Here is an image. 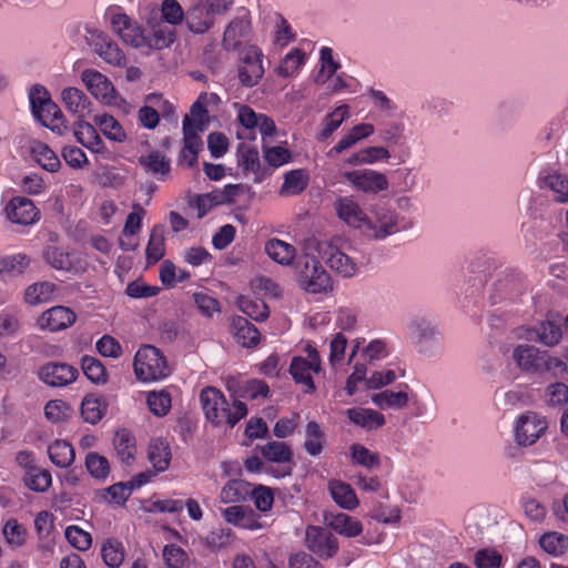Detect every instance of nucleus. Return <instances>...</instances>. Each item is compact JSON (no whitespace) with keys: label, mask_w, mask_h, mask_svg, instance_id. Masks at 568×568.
I'll return each instance as SVG.
<instances>
[{"label":"nucleus","mask_w":568,"mask_h":568,"mask_svg":"<svg viewBox=\"0 0 568 568\" xmlns=\"http://www.w3.org/2000/svg\"><path fill=\"white\" fill-rule=\"evenodd\" d=\"M99 41L95 51L105 62L118 67L125 63V57L115 43L102 36L99 37Z\"/></svg>","instance_id":"nucleus-56"},{"label":"nucleus","mask_w":568,"mask_h":568,"mask_svg":"<svg viewBox=\"0 0 568 568\" xmlns=\"http://www.w3.org/2000/svg\"><path fill=\"white\" fill-rule=\"evenodd\" d=\"M34 527L40 540V549L51 551L52 532H53V515L47 510L40 511L34 519Z\"/></svg>","instance_id":"nucleus-44"},{"label":"nucleus","mask_w":568,"mask_h":568,"mask_svg":"<svg viewBox=\"0 0 568 568\" xmlns=\"http://www.w3.org/2000/svg\"><path fill=\"white\" fill-rule=\"evenodd\" d=\"M351 457L354 464L365 468L373 469L379 466L378 454L369 450L361 444H353L349 448Z\"/></svg>","instance_id":"nucleus-63"},{"label":"nucleus","mask_w":568,"mask_h":568,"mask_svg":"<svg viewBox=\"0 0 568 568\" xmlns=\"http://www.w3.org/2000/svg\"><path fill=\"white\" fill-rule=\"evenodd\" d=\"M165 254V229L162 224L152 227L145 248L148 264H155Z\"/></svg>","instance_id":"nucleus-42"},{"label":"nucleus","mask_w":568,"mask_h":568,"mask_svg":"<svg viewBox=\"0 0 568 568\" xmlns=\"http://www.w3.org/2000/svg\"><path fill=\"white\" fill-rule=\"evenodd\" d=\"M263 52L257 47H248L239 69V78L245 87H254L263 78Z\"/></svg>","instance_id":"nucleus-16"},{"label":"nucleus","mask_w":568,"mask_h":568,"mask_svg":"<svg viewBox=\"0 0 568 568\" xmlns=\"http://www.w3.org/2000/svg\"><path fill=\"white\" fill-rule=\"evenodd\" d=\"M93 122L108 140L115 143H123L126 141V132L114 116L108 113L97 114L93 118Z\"/></svg>","instance_id":"nucleus-32"},{"label":"nucleus","mask_w":568,"mask_h":568,"mask_svg":"<svg viewBox=\"0 0 568 568\" xmlns=\"http://www.w3.org/2000/svg\"><path fill=\"white\" fill-rule=\"evenodd\" d=\"M111 27L125 44L145 53L146 32L138 22L125 13L114 12L111 14Z\"/></svg>","instance_id":"nucleus-13"},{"label":"nucleus","mask_w":568,"mask_h":568,"mask_svg":"<svg viewBox=\"0 0 568 568\" xmlns=\"http://www.w3.org/2000/svg\"><path fill=\"white\" fill-rule=\"evenodd\" d=\"M306 439L304 443L305 450L312 455L317 456L323 450V443H324V434L321 430V427L315 422H310L306 425L305 430Z\"/></svg>","instance_id":"nucleus-62"},{"label":"nucleus","mask_w":568,"mask_h":568,"mask_svg":"<svg viewBox=\"0 0 568 568\" xmlns=\"http://www.w3.org/2000/svg\"><path fill=\"white\" fill-rule=\"evenodd\" d=\"M139 161L146 172L155 176H163L170 171V161L160 151H151Z\"/></svg>","instance_id":"nucleus-54"},{"label":"nucleus","mask_w":568,"mask_h":568,"mask_svg":"<svg viewBox=\"0 0 568 568\" xmlns=\"http://www.w3.org/2000/svg\"><path fill=\"white\" fill-rule=\"evenodd\" d=\"M347 347L346 337L338 333L329 343V365L334 371H338L345 364V351Z\"/></svg>","instance_id":"nucleus-64"},{"label":"nucleus","mask_w":568,"mask_h":568,"mask_svg":"<svg viewBox=\"0 0 568 568\" xmlns=\"http://www.w3.org/2000/svg\"><path fill=\"white\" fill-rule=\"evenodd\" d=\"M75 313L67 306H53L44 311L38 318V326L41 329L59 332L68 328L75 322Z\"/></svg>","instance_id":"nucleus-19"},{"label":"nucleus","mask_w":568,"mask_h":568,"mask_svg":"<svg viewBox=\"0 0 568 568\" xmlns=\"http://www.w3.org/2000/svg\"><path fill=\"white\" fill-rule=\"evenodd\" d=\"M200 402L206 419L214 425L227 424L233 427L247 414L244 403L235 400L230 405L223 393L215 387L204 388Z\"/></svg>","instance_id":"nucleus-2"},{"label":"nucleus","mask_w":568,"mask_h":568,"mask_svg":"<svg viewBox=\"0 0 568 568\" xmlns=\"http://www.w3.org/2000/svg\"><path fill=\"white\" fill-rule=\"evenodd\" d=\"M6 214L10 222L21 225L33 224L40 216L33 202L24 196L11 199L6 205Z\"/></svg>","instance_id":"nucleus-18"},{"label":"nucleus","mask_w":568,"mask_h":568,"mask_svg":"<svg viewBox=\"0 0 568 568\" xmlns=\"http://www.w3.org/2000/svg\"><path fill=\"white\" fill-rule=\"evenodd\" d=\"M321 68L315 75V83L324 85L333 75H335L338 64L333 59V51L331 48L323 47L320 51Z\"/></svg>","instance_id":"nucleus-55"},{"label":"nucleus","mask_w":568,"mask_h":568,"mask_svg":"<svg viewBox=\"0 0 568 568\" xmlns=\"http://www.w3.org/2000/svg\"><path fill=\"white\" fill-rule=\"evenodd\" d=\"M81 368L84 375L92 383L102 385L108 382V373L104 365L95 357L84 356L81 361Z\"/></svg>","instance_id":"nucleus-59"},{"label":"nucleus","mask_w":568,"mask_h":568,"mask_svg":"<svg viewBox=\"0 0 568 568\" xmlns=\"http://www.w3.org/2000/svg\"><path fill=\"white\" fill-rule=\"evenodd\" d=\"M31 154L34 161L45 171L54 173L61 168V161L55 152L41 141H33Z\"/></svg>","instance_id":"nucleus-33"},{"label":"nucleus","mask_w":568,"mask_h":568,"mask_svg":"<svg viewBox=\"0 0 568 568\" xmlns=\"http://www.w3.org/2000/svg\"><path fill=\"white\" fill-rule=\"evenodd\" d=\"M32 113L42 125L60 135L63 134L67 129L64 116L60 108L53 101L47 102V104L37 109Z\"/></svg>","instance_id":"nucleus-24"},{"label":"nucleus","mask_w":568,"mask_h":568,"mask_svg":"<svg viewBox=\"0 0 568 568\" xmlns=\"http://www.w3.org/2000/svg\"><path fill=\"white\" fill-rule=\"evenodd\" d=\"M101 556L106 566L118 568L122 565L125 557L124 547L116 539H108L102 544Z\"/></svg>","instance_id":"nucleus-57"},{"label":"nucleus","mask_w":568,"mask_h":568,"mask_svg":"<svg viewBox=\"0 0 568 568\" xmlns=\"http://www.w3.org/2000/svg\"><path fill=\"white\" fill-rule=\"evenodd\" d=\"M264 251L267 256L282 266H290L296 257V248L280 239H271L265 243Z\"/></svg>","instance_id":"nucleus-27"},{"label":"nucleus","mask_w":568,"mask_h":568,"mask_svg":"<svg viewBox=\"0 0 568 568\" xmlns=\"http://www.w3.org/2000/svg\"><path fill=\"white\" fill-rule=\"evenodd\" d=\"M57 285L51 282H38L29 285L24 292V301L30 305L48 303L53 298Z\"/></svg>","instance_id":"nucleus-48"},{"label":"nucleus","mask_w":568,"mask_h":568,"mask_svg":"<svg viewBox=\"0 0 568 568\" xmlns=\"http://www.w3.org/2000/svg\"><path fill=\"white\" fill-rule=\"evenodd\" d=\"M113 445L118 457L123 464L130 465L134 462L136 454V443L135 437L131 434V432L126 429L116 432L114 435Z\"/></svg>","instance_id":"nucleus-34"},{"label":"nucleus","mask_w":568,"mask_h":568,"mask_svg":"<svg viewBox=\"0 0 568 568\" xmlns=\"http://www.w3.org/2000/svg\"><path fill=\"white\" fill-rule=\"evenodd\" d=\"M219 97L215 93H202L197 100L192 104L190 114L184 119H189L192 126L197 129H205L207 109L210 103H217Z\"/></svg>","instance_id":"nucleus-41"},{"label":"nucleus","mask_w":568,"mask_h":568,"mask_svg":"<svg viewBox=\"0 0 568 568\" xmlns=\"http://www.w3.org/2000/svg\"><path fill=\"white\" fill-rule=\"evenodd\" d=\"M48 455L51 463L60 468L71 466L75 459L74 448L70 443L62 439H57L49 445Z\"/></svg>","instance_id":"nucleus-43"},{"label":"nucleus","mask_w":568,"mask_h":568,"mask_svg":"<svg viewBox=\"0 0 568 568\" xmlns=\"http://www.w3.org/2000/svg\"><path fill=\"white\" fill-rule=\"evenodd\" d=\"M146 404L155 416H165L171 409V395L164 389L149 392L146 396Z\"/></svg>","instance_id":"nucleus-61"},{"label":"nucleus","mask_w":568,"mask_h":568,"mask_svg":"<svg viewBox=\"0 0 568 568\" xmlns=\"http://www.w3.org/2000/svg\"><path fill=\"white\" fill-rule=\"evenodd\" d=\"M349 115V106L347 104L337 105L331 113L325 115L320 139L326 140L329 138Z\"/></svg>","instance_id":"nucleus-51"},{"label":"nucleus","mask_w":568,"mask_h":568,"mask_svg":"<svg viewBox=\"0 0 568 568\" xmlns=\"http://www.w3.org/2000/svg\"><path fill=\"white\" fill-rule=\"evenodd\" d=\"M23 483L32 491L45 493L52 485V476L48 469L38 466L23 475Z\"/></svg>","instance_id":"nucleus-53"},{"label":"nucleus","mask_w":568,"mask_h":568,"mask_svg":"<svg viewBox=\"0 0 568 568\" xmlns=\"http://www.w3.org/2000/svg\"><path fill=\"white\" fill-rule=\"evenodd\" d=\"M163 565L160 568H187L189 556L181 547L166 545L162 550Z\"/></svg>","instance_id":"nucleus-60"},{"label":"nucleus","mask_w":568,"mask_h":568,"mask_svg":"<svg viewBox=\"0 0 568 568\" xmlns=\"http://www.w3.org/2000/svg\"><path fill=\"white\" fill-rule=\"evenodd\" d=\"M74 136L84 148L95 153H102L105 145L97 129L91 123L80 120L74 129Z\"/></svg>","instance_id":"nucleus-29"},{"label":"nucleus","mask_w":568,"mask_h":568,"mask_svg":"<svg viewBox=\"0 0 568 568\" xmlns=\"http://www.w3.org/2000/svg\"><path fill=\"white\" fill-rule=\"evenodd\" d=\"M307 61V54L305 51L298 48L292 49L285 54L281 63L276 68V73L282 78H291L298 74L301 69Z\"/></svg>","instance_id":"nucleus-35"},{"label":"nucleus","mask_w":568,"mask_h":568,"mask_svg":"<svg viewBox=\"0 0 568 568\" xmlns=\"http://www.w3.org/2000/svg\"><path fill=\"white\" fill-rule=\"evenodd\" d=\"M78 369L65 363H48L40 367L39 378L52 387H63L73 383L78 377Z\"/></svg>","instance_id":"nucleus-17"},{"label":"nucleus","mask_w":568,"mask_h":568,"mask_svg":"<svg viewBox=\"0 0 568 568\" xmlns=\"http://www.w3.org/2000/svg\"><path fill=\"white\" fill-rule=\"evenodd\" d=\"M346 416L353 424L368 432L378 429L386 423L384 415L372 408H348Z\"/></svg>","instance_id":"nucleus-23"},{"label":"nucleus","mask_w":568,"mask_h":568,"mask_svg":"<svg viewBox=\"0 0 568 568\" xmlns=\"http://www.w3.org/2000/svg\"><path fill=\"white\" fill-rule=\"evenodd\" d=\"M325 523L335 532L347 538H355L364 530L363 524L357 518L345 513L328 514L325 516Z\"/></svg>","instance_id":"nucleus-21"},{"label":"nucleus","mask_w":568,"mask_h":568,"mask_svg":"<svg viewBox=\"0 0 568 568\" xmlns=\"http://www.w3.org/2000/svg\"><path fill=\"white\" fill-rule=\"evenodd\" d=\"M305 352L306 357L295 356L292 359L290 373L296 383L306 387V392H313L315 389L313 375L321 372V357L312 345H306Z\"/></svg>","instance_id":"nucleus-11"},{"label":"nucleus","mask_w":568,"mask_h":568,"mask_svg":"<svg viewBox=\"0 0 568 568\" xmlns=\"http://www.w3.org/2000/svg\"><path fill=\"white\" fill-rule=\"evenodd\" d=\"M513 359L521 371L539 372L541 371L542 352L535 346L520 344L513 349Z\"/></svg>","instance_id":"nucleus-22"},{"label":"nucleus","mask_w":568,"mask_h":568,"mask_svg":"<svg viewBox=\"0 0 568 568\" xmlns=\"http://www.w3.org/2000/svg\"><path fill=\"white\" fill-rule=\"evenodd\" d=\"M148 456L156 471H164L169 468L171 449L165 440L161 438L152 440L149 446Z\"/></svg>","instance_id":"nucleus-46"},{"label":"nucleus","mask_w":568,"mask_h":568,"mask_svg":"<svg viewBox=\"0 0 568 568\" xmlns=\"http://www.w3.org/2000/svg\"><path fill=\"white\" fill-rule=\"evenodd\" d=\"M250 32V22L243 18H236L232 20L223 36V47L226 50H235L241 41L246 38Z\"/></svg>","instance_id":"nucleus-39"},{"label":"nucleus","mask_w":568,"mask_h":568,"mask_svg":"<svg viewBox=\"0 0 568 568\" xmlns=\"http://www.w3.org/2000/svg\"><path fill=\"white\" fill-rule=\"evenodd\" d=\"M341 239L331 237L320 240L307 239L308 250H315L316 254L327 267L343 278L355 277L359 273L358 261L344 252L339 246Z\"/></svg>","instance_id":"nucleus-3"},{"label":"nucleus","mask_w":568,"mask_h":568,"mask_svg":"<svg viewBox=\"0 0 568 568\" xmlns=\"http://www.w3.org/2000/svg\"><path fill=\"white\" fill-rule=\"evenodd\" d=\"M333 209L339 221L364 234L368 210H365L354 195L336 197Z\"/></svg>","instance_id":"nucleus-12"},{"label":"nucleus","mask_w":568,"mask_h":568,"mask_svg":"<svg viewBox=\"0 0 568 568\" xmlns=\"http://www.w3.org/2000/svg\"><path fill=\"white\" fill-rule=\"evenodd\" d=\"M251 495V484L242 479H231L221 489L220 501L235 504L246 500Z\"/></svg>","instance_id":"nucleus-40"},{"label":"nucleus","mask_w":568,"mask_h":568,"mask_svg":"<svg viewBox=\"0 0 568 568\" xmlns=\"http://www.w3.org/2000/svg\"><path fill=\"white\" fill-rule=\"evenodd\" d=\"M341 178L357 192L365 194H378L389 186L384 173L372 169H356L341 172Z\"/></svg>","instance_id":"nucleus-9"},{"label":"nucleus","mask_w":568,"mask_h":568,"mask_svg":"<svg viewBox=\"0 0 568 568\" xmlns=\"http://www.w3.org/2000/svg\"><path fill=\"white\" fill-rule=\"evenodd\" d=\"M174 39L175 31L172 27L158 23L153 26L151 33H146L145 53L168 48L173 43Z\"/></svg>","instance_id":"nucleus-37"},{"label":"nucleus","mask_w":568,"mask_h":568,"mask_svg":"<svg viewBox=\"0 0 568 568\" xmlns=\"http://www.w3.org/2000/svg\"><path fill=\"white\" fill-rule=\"evenodd\" d=\"M258 450L267 462L280 465L278 469L273 468L274 477L282 478L291 475L293 469V452L288 444L272 440L260 446Z\"/></svg>","instance_id":"nucleus-15"},{"label":"nucleus","mask_w":568,"mask_h":568,"mask_svg":"<svg viewBox=\"0 0 568 568\" xmlns=\"http://www.w3.org/2000/svg\"><path fill=\"white\" fill-rule=\"evenodd\" d=\"M233 106L236 110V120L240 123V129L236 133L239 139L255 140L257 132L262 135L263 140L275 134L276 126L270 116L256 113L251 106L245 104L234 103Z\"/></svg>","instance_id":"nucleus-7"},{"label":"nucleus","mask_w":568,"mask_h":568,"mask_svg":"<svg viewBox=\"0 0 568 568\" xmlns=\"http://www.w3.org/2000/svg\"><path fill=\"white\" fill-rule=\"evenodd\" d=\"M407 334L419 353L429 354L439 346L443 337L435 321L425 317H413L407 324Z\"/></svg>","instance_id":"nucleus-8"},{"label":"nucleus","mask_w":568,"mask_h":568,"mask_svg":"<svg viewBox=\"0 0 568 568\" xmlns=\"http://www.w3.org/2000/svg\"><path fill=\"white\" fill-rule=\"evenodd\" d=\"M372 403L381 409L400 410L409 403V396L405 390L386 389L375 393L371 397Z\"/></svg>","instance_id":"nucleus-30"},{"label":"nucleus","mask_w":568,"mask_h":568,"mask_svg":"<svg viewBox=\"0 0 568 568\" xmlns=\"http://www.w3.org/2000/svg\"><path fill=\"white\" fill-rule=\"evenodd\" d=\"M547 419L535 412H526L514 424L515 440L520 446L535 444L547 430Z\"/></svg>","instance_id":"nucleus-10"},{"label":"nucleus","mask_w":568,"mask_h":568,"mask_svg":"<svg viewBox=\"0 0 568 568\" xmlns=\"http://www.w3.org/2000/svg\"><path fill=\"white\" fill-rule=\"evenodd\" d=\"M310 174L305 169H295L285 173L280 194L293 196L302 193L308 185Z\"/></svg>","instance_id":"nucleus-36"},{"label":"nucleus","mask_w":568,"mask_h":568,"mask_svg":"<svg viewBox=\"0 0 568 568\" xmlns=\"http://www.w3.org/2000/svg\"><path fill=\"white\" fill-rule=\"evenodd\" d=\"M84 465L90 476L98 481H105L111 471L110 463L106 457L95 452L87 454Z\"/></svg>","instance_id":"nucleus-52"},{"label":"nucleus","mask_w":568,"mask_h":568,"mask_svg":"<svg viewBox=\"0 0 568 568\" xmlns=\"http://www.w3.org/2000/svg\"><path fill=\"white\" fill-rule=\"evenodd\" d=\"M61 99L65 108L80 119L89 112L91 102L85 93L78 88H65L61 92Z\"/></svg>","instance_id":"nucleus-31"},{"label":"nucleus","mask_w":568,"mask_h":568,"mask_svg":"<svg viewBox=\"0 0 568 568\" xmlns=\"http://www.w3.org/2000/svg\"><path fill=\"white\" fill-rule=\"evenodd\" d=\"M133 371L138 381L153 383L170 375V366L165 356L152 345H142L135 353Z\"/></svg>","instance_id":"nucleus-6"},{"label":"nucleus","mask_w":568,"mask_h":568,"mask_svg":"<svg viewBox=\"0 0 568 568\" xmlns=\"http://www.w3.org/2000/svg\"><path fill=\"white\" fill-rule=\"evenodd\" d=\"M232 0H197L185 12L187 29L196 34L210 31L232 7Z\"/></svg>","instance_id":"nucleus-5"},{"label":"nucleus","mask_w":568,"mask_h":568,"mask_svg":"<svg viewBox=\"0 0 568 568\" xmlns=\"http://www.w3.org/2000/svg\"><path fill=\"white\" fill-rule=\"evenodd\" d=\"M538 544L546 554L559 557L568 550V536L559 531H548L539 537Z\"/></svg>","instance_id":"nucleus-45"},{"label":"nucleus","mask_w":568,"mask_h":568,"mask_svg":"<svg viewBox=\"0 0 568 568\" xmlns=\"http://www.w3.org/2000/svg\"><path fill=\"white\" fill-rule=\"evenodd\" d=\"M202 131L204 130L192 126L189 119L183 120L184 148L181 158H186V153H190L189 166L196 162L197 151L202 144L199 133Z\"/></svg>","instance_id":"nucleus-47"},{"label":"nucleus","mask_w":568,"mask_h":568,"mask_svg":"<svg viewBox=\"0 0 568 568\" xmlns=\"http://www.w3.org/2000/svg\"><path fill=\"white\" fill-rule=\"evenodd\" d=\"M375 131V128L371 123H359L353 126L338 142L333 146L327 155L334 156L341 154L344 151L351 149L359 141L371 136Z\"/></svg>","instance_id":"nucleus-26"},{"label":"nucleus","mask_w":568,"mask_h":568,"mask_svg":"<svg viewBox=\"0 0 568 568\" xmlns=\"http://www.w3.org/2000/svg\"><path fill=\"white\" fill-rule=\"evenodd\" d=\"M328 490L333 500L343 509L353 510L359 505V500L347 483L341 480H331Z\"/></svg>","instance_id":"nucleus-28"},{"label":"nucleus","mask_w":568,"mask_h":568,"mask_svg":"<svg viewBox=\"0 0 568 568\" xmlns=\"http://www.w3.org/2000/svg\"><path fill=\"white\" fill-rule=\"evenodd\" d=\"M232 327L236 342L242 346L251 347L260 342V332L246 318L242 316L233 317Z\"/></svg>","instance_id":"nucleus-38"},{"label":"nucleus","mask_w":568,"mask_h":568,"mask_svg":"<svg viewBox=\"0 0 568 568\" xmlns=\"http://www.w3.org/2000/svg\"><path fill=\"white\" fill-rule=\"evenodd\" d=\"M307 547L317 556L331 558L338 550L337 539L329 532L317 527L306 529Z\"/></svg>","instance_id":"nucleus-20"},{"label":"nucleus","mask_w":568,"mask_h":568,"mask_svg":"<svg viewBox=\"0 0 568 568\" xmlns=\"http://www.w3.org/2000/svg\"><path fill=\"white\" fill-rule=\"evenodd\" d=\"M303 254L294 263V278L298 287L311 294H326L333 290V278L323 266L315 250H308L307 240Z\"/></svg>","instance_id":"nucleus-1"},{"label":"nucleus","mask_w":568,"mask_h":568,"mask_svg":"<svg viewBox=\"0 0 568 568\" xmlns=\"http://www.w3.org/2000/svg\"><path fill=\"white\" fill-rule=\"evenodd\" d=\"M106 409V404L102 397L90 394L87 395L81 404V415L87 423H99Z\"/></svg>","instance_id":"nucleus-49"},{"label":"nucleus","mask_w":568,"mask_h":568,"mask_svg":"<svg viewBox=\"0 0 568 568\" xmlns=\"http://www.w3.org/2000/svg\"><path fill=\"white\" fill-rule=\"evenodd\" d=\"M81 80L92 97L101 103L105 105L118 103V93L113 83L101 72L87 69L81 73Z\"/></svg>","instance_id":"nucleus-14"},{"label":"nucleus","mask_w":568,"mask_h":568,"mask_svg":"<svg viewBox=\"0 0 568 568\" xmlns=\"http://www.w3.org/2000/svg\"><path fill=\"white\" fill-rule=\"evenodd\" d=\"M365 224L364 235L378 241L410 226L404 216L385 204L371 205Z\"/></svg>","instance_id":"nucleus-4"},{"label":"nucleus","mask_w":568,"mask_h":568,"mask_svg":"<svg viewBox=\"0 0 568 568\" xmlns=\"http://www.w3.org/2000/svg\"><path fill=\"white\" fill-rule=\"evenodd\" d=\"M542 187H547L555 194V200L561 203L568 202V179L558 172H548L540 176Z\"/></svg>","instance_id":"nucleus-50"},{"label":"nucleus","mask_w":568,"mask_h":568,"mask_svg":"<svg viewBox=\"0 0 568 568\" xmlns=\"http://www.w3.org/2000/svg\"><path fill=\"white\" fill-rule=\"evenodd\" d=\"M239 308L254 321H264L268 316V307L262 300L248 296L237 298Z\"/></svg>","instance_id":"nucleus-58"},{"label":"nucleus","mask_w":568,"mask_h":568,"mask_svg":"<svg viewBox=\"0 0 568 568\" xmlns=\"http://www.w3.org/2000/svg\"><path fill=\"white\" fill-rule=\"evenodd\" d=\"M562 337V332L559 325L551 321L539 322L529 331L527 339H534L547 347H554L559 344Z\"/></svg>","instance_id":"nucleus-25"}]
</instances>
